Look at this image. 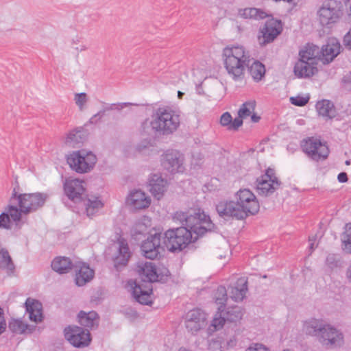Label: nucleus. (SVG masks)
I'll return each mask as SVG.
<instances>
[{
    "label": "nucleus",
    "instance_id": "1",
    "mask_svg": "<svg viewBox=\"0 0 351 351\" xmlns=\"http://www.w3.org/2000/svg\"><path fill=\"white\" fill-rule=\"evenodd\" d=\"M173 219L182 226L168 230L162 237L165 246L171 252L181 251L191 241L215 228L209 215L201 208L177 211L173 214Z\"/></svg>",
    "mask_w": 351,
    "mask_h": 351
},
{
    "label": "nucleus",
    "instance_id": "2",
    "mask_svg": "<svg viewBox=\"0 0 351 351\" xmlns=\"http://www.w3.org/2000/svg\"><path fill=\"white\" fill-rule=\"evenodd\" d=\"M223 56L225 68L235 81L243 79L245 67H248L250 75L256 82L260 81L265 74V67L259 61H254L250 65V56L243 47H227L223 51Z\"/></svg>",
    "mask_w": 351,
    "mask_h": 351
},
{
    "label": "nucleus",
    "instance_id": "3",
    "mask_svg": "<svg viewBox=\"0 0 351 351\" xmlns=\"http://www.w3.org/2000/svg\"><path fill=\"white\" fill-rule=\"evenodd\" d=\"M179 114L170 108H158L152 116L149 123L152 130L157 134L169 135L180 125Z\"/></svg>",
    "mask_w": 351,
    "mask_h": 351
},
{
    "label": "nucleus",
    "instance_id": "4",
    "mask_svg": "<svg viewBox=\"0 0 351 351\" xmlns=\"http://www.w3.org/2000/svg\"><path fill=\"white\" fill-rule=\"evenodd\" d=\"M343 14L342 4L337 0L324 1L317 11V17L322 27L330 28L337 23Z\"/></svg>",
    "mask_w": 351,
    "mask_h": 351
},
{
    "label": "nucleus",
    "instance_id": "5",
    "mask_svg": "<svg viewBox=\"0 0 351 351\" xmlns=\"http://www.w3.org/2000/svg\"><path fill=\"white\" fill-rule=\"evenodd\" d=\"M48 198L49 195L45 193L37 192L17 195L16 190L14 189L11 201L16 199L19 207L21 208L23 213L27 215L43 208Z\"/></svg>",
    "mask_w": 351,
    "mask_h": 351
},
{
    "label": "nucleus",
    "instance_id": "6",
    "mask_svg": "<svg viewBox=\"0 0 351 351\" xmlns=\"http://www.w3.org/2000/svg\"><path fill=\"white\" fill-rule=\"evenodd\" d=\"M96 162V156L84 149L73 152L67 156V162L70 167L79 173L90 171Z\"/></svg>",
    "mask_w": 351,
    "mask_h": 351
},
{
    "label": "nucleus",
    "instance_id": "7",
    "mask_svg": "<svg viewBox=\"0 0 351 351\" xmlns=\"http://www.w3.org/2000/svg\"><path fill=\"white\" fill-rule=\"evenodd\" d=\"M235 199L245 218L256 215L260 209L259 202L255 195L249 189H240L235 194Z\"/></svg>",
    "mask_w": 351,
    "mask_h": 351
},
{
    "label": "nucleus",
    "instance_id": "8",
    "mask_svg": "<svg viewBox=\"0 0 351 351\" xmlns=\"http://www.w3.org/2000/svg\"><path fill=\"white\" fill-rule=\"evenodd\" d=\"M65 339L75 348H85L91 342L89 330L77 326H69L64 330Z\"/></svg>",
    "mask_w": 351,
    "mask_h": 351
},
{
    "label": "nucleus",
    "instance_id": "9",
    "mask_svg": "<svg viewBox=\"0 0 351 351\" xmlns=\"http://www.w3.org/2000/svg\"><path fill=\"white\" fill-rule=\"evenodd\" d=\"M301 146L304 152L316 161L326 159L329 154V149L326 143L314 137L304 140Z\"/></svg>",
    "mask_w": 351,
    "mask_h": 351
},
{
    "label": "nucleus",
    "instance_id": "10",
    "mask_svg": "<svg viewBox=\"0 0 351 351\" xmlns=\"http://www.w3.org/2000/svg\"><path fill=\"white\" fill-rule=\"evenodd\" d=\"M222 306L218 307V311L212 321L211 325L215 330L221 328L226 322L239 321L243 317V311L238 306H230L226 310L222 309Z\"/></svg>",
    "mask_w": 351,
    "mask_h": 351
},
{
    "label": "nucleus",
    "instance_id": "11",
    "mask_svg": "<svg viewBox=\"0 0 351 351\" xmlns=\"http://www.w3.org/2000/svg\"><path fill=\"white\" fill-rule=\"evenodd\" d=\"M274 169L268 168L265 173L256 180V191L258 195L268 196L272 194L280 186Z\"/></svg>",
    "mask_w": 351,
    "mask_h": 351
},
{
    "label": "nucleus",
    "instance_id": "12",
    "mask_svg": "<svg viewBox=\"0 0 351 351\" xmlns=\"http://www.w3.org/2000/svg\"><path fill=\"white\" fill-rule=\"evenodd\" d=\"M216 210L219 215L224 219H236L242 220L245 219L243 212L239 208L237 199L222 200L216 205Z\"/></svg>",
    "mask_w": 351,
    "mask_h": 351
},
{
    "label": "nucleus",
    "instance_id": "13",
    "mask_svg": "<svg viewBox=\"0 0 351 351\" xmlns=\"http://www.w3.org/2000/svg\"><path fill=\"white\" fill-rule=\"evenodd\" d=\"M281 32L282 25L280 21L274 19L267 21L258 36L259 44L263 46L271 43Z\"/></svg>",
    "mask_w": 351,
    "mask_h": 351
},
{
    "label": "nucleus",
    "instance_id": "14",
    "mask_svg": "<svg viewBox=\"0 0 351 351\" xmlns=\"http://www.w3.org/2000/svg\"><path fill=\"white\" fill-rule=\"evenodd\" d=\"M162 165L171 173L182 172L184 169L183 166V156L176 150H168L162 156Z\"/></svg>",
    "mask_w": 351,
    "mask_h": 351
},
{
    "label": "nucleus",
    "instance_id": "15",
    "mask_svg": "<svg viewBox=\"0 0 351 351\" xmlns=\"http://www.w3.org/2000/svg\"><path fill=\"white\" fill-rule=\"evenodd\" d=\"M161 233H155L147 237L141 245V251L146 258L154 259L160 254V250L162 249L161 246Z\"/></svg>",
    "mask_w": 351,
    "mask_h": 351
},
{
    "label": "nucleus",
    "instance_id": "16",
    "mask_svg": "<svg viewBox=\"0 0 351 351\" xmlns=\"http://www.w3.org/2000/svg\"><path fill=\"white\" fill-rule=\"evenodd\" d=\"M206 315L201 309L189 311L185 317V326L192 334L197 332L206 326Z\"/></svg>",
    "mask_w": 351,
    "mask_h": 351
},
{
    "label": "nucleus",
    "instance_id": "17",
    "mask_svg": "<svg viewBox=\"0 0 351 351\" xmlns=\"http://www.w3.org/2000/svg\"><path fill=\"white\" fill-rule=\"evenodd\" d=\"M84 182L79 179L67 178L64 183L66 196L74 202H80L85 192Z\"/></svg>",
    "mask_w": 351,
    "mask_h": 351
},
{
    "label": "nucleus",
    "instance_id": "18",
    "mask_svg": "<svg viewBox=\"0 0 351 351\" xmlns=\"http://www.w3.org/2000/svg\"><path fill=\"white\" fill-rule=\"evenodd\" d=\"M324 346H340L343 343V337L341 332L330 324H326L318 337Z\"/></svg>",
    "mask_w": 351,
    "mask_h": 351
},
{
    "label": "nucleus",
    "instance_id": "19",
    "mask_svg": "<svg viewBox=\"0 0 351 351\" xmlns=\"http://www.w3.org/2000/svg\"><path fill=\"white\" fill-rule=\"evenodd\" d=\"M136 269L143 281L152 282L158 280V275L153 263L138 262Z\"/></svg>",
    "mask_w": 351,
    "mask_h": 351
},
{
    "label": "nucleus",
    "instance_id": "20",
    "mask_svg": "<svg viewBox=\"0 0 351 351\" xmlns=\"http://www.w3.org/2000/svg\"><path fill=\"white\" fill-rule=\"evenodd\" d=\"M74 268L75 271V283L79 287L85 285L94 277V270L84 263L79 262L75 264Z\"/></svg>",
    "mask_w": 351,
    "mask_h": 351
},
{
    "label": "nucleus",
    "instance_id": "21",
    "mask_svg": "<svg viewBox=\"0 0 351 351\" xmlns=\"http://www.w3.org/2000/svg\"><path fill=\"white\" fill-rule=\"evenodd\" d=\"M128 286L132 289V296L138 303L144 305H149L152 304V289H143L141 285L133 280L128 282Z\"/></svg>",
    "mask_w": 351,
    "mask_h": 351
},
{
    "label": "nucleus",
    "instance_id": "22",
    "mask_svg": "<svg viewBox=\"0 0 351 351\" xmlns=\"http://www.w3.org/2000/svg\"><path fill=\"white\" fill-rule=\"evenodd\" d=\"M127 202L134 209L141 210L149 206L151 199L142 191L136 190L130 193Z\"/></svg>",
    "mask_w": 351,
    "mask_h": 351
},
{
    "label": "nucleus",
    "instance_id": "23",
    "mask_svg": "<svg viewBox=\"0 0 351 351\" xmlns=\"http://www.w3.org/2000/svg\"><path fill=\"white\" fill-rule=\"evenodd\" d=\"M340 49L341 45L337 40L335 39L328 40L320 49L321 60L324 63H329L340 53Z\"/></svg>",
    "mask_w": 351,
    "mask_h": 351
},
{
    "label": "nucleus",
    "instance_id": "24",
    "mask_svg": "<svg viewBox=\"0 0 351 351\" xmlns=\"http://www.w3.org/2000/svg\"><path fill=\"white\" fill-rule=\"evenodd\" d=\"M317 62H308L300 58L294 66V73L298 77H308L317 72Z\"/></svg>",
    "mask_w": 351,
    "mask_h": 351
},
{
    "label": "nucleus",
    "instance_id": "25",
    "mask_svg": "<svg viewBox=\"0 0 351 351\" xmlns=\"http://www.w3.org/2000/svg\"><path fill=\"white\" fill-rule=\"evenodd\" d=\"M167 180L158 174H154L149 179V191L157 199L164 195L167 188Z\"/></svg>",
    "mask_w": 351,
    "mask_h": 351
},
{
    "label": "nucleus",
    "instance_id": "26",
    "mask_svg": "<svg viewBox=\"0 0 351 351\" xmlns=\"http://www.w3.org/2000/svg\"><path fill=\"white\" fill-rule=\"evenodd\" d=\"M118 254L114 260V267L119 270L121 267L125 266L130 257V252L127 242L123 240L119 241Z\"/></svg>",
    "mask_w": 351,
    "mask_h": 351
},
{
    "label": "nucleus",
    "instance_id": "27",
    "mask_svg": "<svg viewBox=\"0 0 351 351\" xmlns=\"http://www.w3.org/2000/svg\"><path fill=\"white\" fill-rule=\"evenodd\" d=\"M25 304L29 319L36 323L41 322L43 319L42 304L37 300L27 298Z\"/></svg>",
    "mask_w": 351,
    "mask_h": 351
},
{
    "label": "nucleus",
    "instance_id": "28",
    "mask_svg": "<svg viewBox=\"0 0 351 351\" xmlns=\"http://www.w3.org/2000/svg\"><path fill=\"white\" fill-rule=\"evenodd\" d=\"M315 107L319 115L326 119H332L337 114L334 104L330 100L322 99L319 101L317 102Z\"/></svg>",
    "mask_w": 351,
    "mask_h": 351
},
{
    "label": "nucleus",
    "instance_id": "29",
    "mask_svg": "<svg viewBox=\"0 0 351 351\" xmlns=\"http://www.w3.org/2000/svg\"><path fill=\"white\" fill-rule=\"evenodd\" d=\"M247 281L245 278L237 280L236 286L232 287L230 291V298L236 301H242L247 291Z\"/></svg>",
    "mask_w": 351,
    "mask_h": 351
},
{
    "label": "nucleus",
    "instance_id": "30",
    "mask_svg": "<svg viewBox=\"0 0 351 351\" xmlns=\"http://www.w3.org/2000/svg\"><path fill=\"white\" fill-rule=\"evenodd\" d=\"M326 325L322 319H311L304 323L303 330L306 334L318 339Z\"/></svg>",
    "mask_w": 351,
    "mask_h": 351
},
{
    "label": "nucleus",
    "instance_id": "31",
    "mask_svg": "<svg viewBox=\"0 0 351 351\" xmlns=\"http://www.w3.org/2000/svg\"><path fill=\"white\" fill-rule=\"evenodd\" d=\"M51 267L56 272L63 274L68 273L75 265L73 264L69 258L58 256L53 259L51 263Z\"/></svg>",
    "mask_w": 351,
    "mask_h": 351
},
{
    "label": "nucleus",
    "instance_id": "32",
    "mask_svg": "<svg viewBox=\"0 0 351 351\" xmlns=\"http://www.w3.org/2000/svg\"><path fill=\"white\" fill-rule=\"evenodd\" d=\"M77 318L80 324L88 330V328L91 329L97 326L99 323L98 315L95 311H90L88 313L80 311L78 313Z\"/></svg>",
    "mask_w": 351,
    "mask_h": 351
},
{
    "label": "nucleus",
    "instance_id": "33",
    "mask_svg": "<svg viewBox=\"0 0 351 351\" xmlns=\"http://www.w3.org/2000/svg\"><path fill=\"white\" fill-rule=\"evenodd\" d=\"M300 57L308 62H317V60H321L320 49L317 45L308 44L300 51Z\"/></svg>",
    "mask_w": 351,
    "mask_h": 351
},
{
    "label": "nucleus",
    "instance_id": "34",
    "mask_svg": "<svg viewBox=\"0 0 351 351\" xmlns=\"http://www.w3.org/2000/svg\"><path fill=\"white\" fill-rule=\"evenodd\" d=\"M86 138V133L83 128H77L71 131L66 136L65 143L71 147H75L82 143Z\"/></svg>",
    "mask_w": 351,
    "mask_h": 351
},
{
    "label": "nucleus",
    "instance_id": "35",
    "mask_svg": "<svg viewBox=\"0 0 351 351\" xmlns=\"http://www.w3.org/2000/svg\"><path fill=\"white\" fill-rule=\"evenodd\" d=\"M152 226V220L149 217L143 216L138 220L132 228L133 234H144L147 232Z\"/></svg>",
    "mask_w": 351,
    "mask_h": 351
},
{
    "label": "nucleus",
    "instance_id": "36",
    "mask_svg": "<svg viewBox=\"0 0 351 351\" xmlns=\"http://www.w3.org/2000/svg\"><path fill=\"white\" fill-rule=\"evenodd\" d=\"M239 14L245 19H263L267 14L262 10L255 8H247L239 10Z\"/></svg>",
    "mask_w": 351,
    "mask_h": 351
},
{
    "label": "nucleus",
    "instance_id": "37",
    "mask_svg": "<svg viewBox=\"0 0 351 351\" xmlns=\"http://www.w3.org/2000/svg\"><path fill=\"white\" fill-rule=\"evenodd\" d=\"M104 206V204L99 197H92L87 199L86 211L88 217H93L99 209Z\"/></svg>",
    "mask_w": 351,
    "mask_h": 351
},
{
    "label": "nucleus",
    "instance_id": "38",
    "mask_svg": "<svg viewBox=\"0 0 351 351\" xmlns=\"http://www.w3.org/2000/svg\"><path fill=\"white\" fill-rule=\"evenodd\" d=\"M6 269L8 272L12 273L14 265L7 250L0 247V269Z\"/></svg>",
    "mask_w": 351,
    "mask_h": 351
},
{
    "label": "nucleus",
    "instance_id": "39",
    "mask_svg": "<svg viewBox=\"0 0 351 351\" xmlns=\"http://www.w3.org/2000/svg\"><path fill=\"white\" fill-rule=\"evenodd\" d=\"M9 328L12 332L17 334L25 333L27 330H28L29 332H32V329L29 328V326L21 319L12 320L9 323Z\"/></svg>",
    "mask_w": 351,
    "mask_h": 351
},
{
    "label": "nucleus",
    "instance_id": "40",
    "mask_svg": "<svg viewBox=\"0 0 351 351\" xmlns=\"http://www.w3.org/2000/svg\"><path fill=\"white\" fill-rule=\"evenodd\" d=\"M132 105L131 103H121V104H112L110 105L108 107L106 108L104 110H101L98 112L97 114L93 115L90 119V123H96L99 120L101 119V117L104 116V112L106 110H111L114 109H123L124 107Z\"/></svg>",
    "mask_w": 351,
    "mask_h": 351
},
{
    "label": "nucleus",
    "instance_id": "41",
    "mask_svg": "<svg viewBox=\"0 0 351 351\" xmlns=\"http://www.w3.org/2000/svg\"><path fill=\"white\" fill-rule=\"evenodd\" d=\"M255 101H247L243 103L238 111V115L240 118L245 119L250 116L255 110Z\"/></svg>",
    "mask_w": 351,
    "mask_h": 351
},
{
    "label": "nucleus",
    "instance_id": "42",
    "mask_svg": "<svg viewBox=\"0 0 351 351\" xmlns=\"http://www.w3.org/2000/svg\"><path fill=\"white\" fill-rule=\"evenodd\" d=\"M5 213H8L11 221H13L16 223L21 221V215L23 214L21 211V208L19 207V208H18L13 205H8L5 208Z\"/></svg>",
    "mask_w": 351,
    "mask_h": 351
},
{
    "label": "nucleus",
    "instance_id": "43",
    "mask_svg": "<svg viewBox=\"0 0 351 351\" xmlns=\"http://www.w3.org/2000/svg\"><path fill=\"white\" fill-rule=\"evenodd\" d=\"M326 265L331 269L340 267L341 262L339 255L335 254H328L326 258Z\"/></svg>",
    "mask_w": 351,
    "mask_h": 351
},
{
    "label": "nucleus",
    "instance_id": "44",
    "mask_svg": "<svg viewBox=\"0 0 351 351\" xmlns=\"http://www.w3.org/2000/svg\"><path fill=\"white\" fill-rule=\"evenodd\" d=\"M215 302L220 306H223L227 301V291L225 287L219 286L215 294Z\"/></svg>",
    "mask_w": 351,
    "mask_h": 351
},
{
    "label": "nucleus",
    "instance_id": "45",
    "mask_svg": "<svg viewBox=\"0 0 351 351\" xmlns=\"http://www.w3.org/2000/svg\"><path fill=\"white\" fill-rule=\"evenodd\" d=\"M344 250L351 254V226H347L343 234Z\"/></svg>",
    "mask_w": 351,
    "mask_h": 351
},
{
    "label": "nucleus",
    "instance_id": "46",
    "mask_svg": "<svg viewBox=\"0 0 351 351\" xmlns=\"http://www.w3.org/2000/svg\"><path fill=\"white\" fill-rule=\"evenodd\" d=\"M12 227V221L8 213L3 212L0 215V228L9 230Z\"/></svg>",
    "mask_w": 351,
    "mask_h": 351
},
{
    "label": "nucleus",
    "instance_id": "47",
    "mask_svg": "<svg viewBox=\"0 0 351 351\" xmlns=\"http://www.w3.org/2000/svg\"><path fill=\"white\" fill-rule=\"evenodd\" d=\"M74 100L79 108L82 110L88 101L86 94L85 93H77L75 95Z\"/></svg>",
    "mask_w": 351,
    "mask_h": 351
},
{
    "label": "nucleus",
    "instance_id": "48",
    "mask_svg": "<svg viewBox=\"0 0 351 351\" xmlns=\"http://www.w3.org/2000/svg\"><path fill=\"white\" fill-rule=\"evenodd\" d=\"M308 97L297 96L290 98L291 103L293 105L300 107L305 106L308 102Z\"/></svg>",
    "mask_w": 351,
    "mask_h": 351
},
{
    "label": "nucleus",
    "instance_id": "49",
    "mask_svg": "<svg viewBox=\"0 0 351 351\" xmlns=\"http://www.w3.org/2000/svg\"><path fill=\"white\" fill-rule=\"evenodd\" d=\"M208 351H222L221 342L219 339H211L208 343Z\"/></svg>",
    "mask_w": 351,
    "mask_h": 351
},
{
    "label": "nucleus",
    "instance_id": "50",
    "mask_svg": "<svg viewBox=\"0 0 351 351\" xmlns=\"http://www.w3.org/2000/svg\"><path fill=\"white\" fill-rule=\"evenodd\" d=\"M232 116L228 112H224L220 118V123L222 126L227 127L229 130L232 122Z\"/></svg>",
    "mask_w": 351,
    "mask_h": 351
},
{
    "label": "nucleus",
    "instance_id": "51",
    "mask_svg": "<svg viewBox=\"0 0 351 351\" xmlns=\"http://www.w3.org/2000/svg\"><path fill=\"white\" fill-rule=\"evenodd\" d=\"M243 119L239 116V117L235 118L234 120L232 119L229 130H237L243 125Z\"/></svg>",
    "mask_w": 351,
    "mask_h": 351
},
{
    "label": "nucleus",
    "instance_id": "52",
    "mask_svg": "<svg viewBox=\"0 0 351 351\" xmlns=\"http://www.w3.org/2000/svg\"><path fill=\"white\" fill-rule=\"evenodd\" d=\"M245 351H269V349L263 344L254 343L250 346Z\"/></svg>",
    "mask_w": 351,
    "mask_h": 351
},
{
    "label": "nucleus",
    "instance_id": "53",
    "mask_svg": "<svg viewBox=\"0 0 351 351\" xmlns=\"http://www.w3.org/2000/svg\"><path fill=\"white\" fill-rule=\"evenodd\" d=\"M343 44L346 47L351 49V27L348 32L344 36Z\"/></svg>",
    "mask_w": 351,
    "mask_h": 351
},
{
    "label": "nucleus",
    "instance_id": "54",
    "mask_svg": "<svg viewBox=\"0 0 351 351\" xmlns=\"http://www.w3.org/2000/svg\"><path fill=\"white\" fill-rule=\"evenodd\" d=\"M338 181L341 183L346 182L348 181V175L345 172L339 173L337 176Z\"/></svg>",
    "mask_w": 351,
    "mask_h": 351
},
{
    "label": "nucleus",
    "instance_id": "55",
    "mask_svg": "<svg viewBox=\"0 0 351 351\" xmlns=\"http://www.w3.org/2000/svg\"><path fill=\"white\" fill-rule=\"evenodd\" d=\"M228 347H234L237 344V339L234 337L231 338L228 342H227Z\"/></svg>",
    "mask_w": 351,
    "mask_h": 351
},
{
    "label": "nucleus",
    "instance_id": "56",
    "mask_svg": "<svg viewBox=\"0 0 351 351\" xmlns=\"http://www.w3.org/2000/svg\"><path fill=\"white\" fill-rule=\"evenodd\" d=\"M346 276L348 279L349 282L351 283V264L348 268L347 272H346Z\"/></svg>",
    "mask_w": 351,
    "mask_h": 351
},
{
    "label": "nucleus",
    "instance_id": "57",
    "mask_svg": "<svg viewBox=\"0 0 351 351\" xmlns=\"http://www.w3.org/2000/svg\"><path fill=\"white\" fill-rule=\"evenodd\" d=\"M251 116V119L254 123H257L260 120V117L257 116L255 114H253Z\"/></svg>",
    "mask_w": 351,
    "mask_h": 351
},
{
    "label": "nucleus",
    "instance_id": "58",
    "mask_svg": "<svg viewBox=\"0 0 351 351\" xmlns=\"http://www.w3.org/2000/svg\"><path fill=\"white\" fill-rule=\"evenodd\" d=\"M346 5L348 9L349 15L351 16V0H346Z\"/></svg>",
    "mask_w": 351,
    "mask_h": 351
},
{
    "label": "nucleus",
    "instance_id": "59",
    "mask_svg": "<svg viewBox=\"0 0 351 351\" xmlns=\"http://www.w3.org/2000/svg\"><path fill=\"white\" fill-rule=\"evenodd\" d=\"M87 49H88V47L84 45H81L80 48H78V47L76 48V49L77 51H85Z\"/></svg>",
    "mask_w": 351,
    "mask_h": 351
},
{
    "label": "nucleus",
    "instance_id": "60",
    "mask_svg": "<svg viewBox=\"0 0 351 351\" xmlns=\"http://www.w3.org/2000/svg\"><path fill=\"white\" fill-rule=\"evenodd\" d=\"M309 241L311 242V243H310L311 249H313L314 248V247H313L314 244H313V243H312V239L311 238L309 239Z\"/></svg>",
    "mask_w": 351,
    "mask_h": 351
},
{
    "label": "nucleus",
    "instance_id": "61",
    "mask_svg": "<svg viewBox=\"0 0 351 351\" xmlns=\"http://www.w3.org/2000/svg\"><path fill=\"white\" fill-rule=\"evenodd\" d=\"M178 97L179 98H182V97L184 95V93H182L181 91H178Z\"/></svg>",
    "mask_w": 351,
    "mask_h": 351
},
{
    "label": "nucleus",
    "instance_id": "62",
    "mask_svg": "<svg viewBox=\"0 0 351 351\" xmlns=\"http://www.w3.org/2000/svg\"><path fill=\"white\" fill-rule=\"evenodd\" d=\"M179 351H191V350H188L186 348H180Z\"/></svg>",
    "mask_w": 351,
    "mask_h": 351
},
{
    "label": "nucleus",
    "instance_id": "63",
    "mask_svg": "<svg viewBox=\"0 0 351 351\" xmlns=\"http://www.w3.org/2000/svg\"><path fill=\"white\" fill-rule=\"evenodd\" d=\"M345 163L346 165H349L350 164V160H346Z\"/></svg>",
    "mask_w": 351,
    "mask_h": 351
}]
</instances>
